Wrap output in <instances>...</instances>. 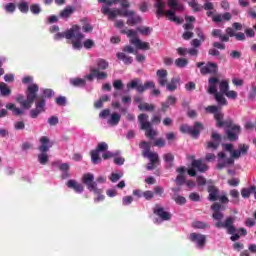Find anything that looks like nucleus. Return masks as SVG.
I'll return each instance as SVG.
<instances>
[{
    "label": "nucleus",
    "instance_id": "obj_39",
    "mask_svg": "<svg viewBox=\"0 0 256 256\" xmlns=\"http://www.w3.org/2000/svg\"><path fill=\"white\" fill-rule=\"evenodd\" d=\"M138 109H139L140 111L153 112V111H155V106H154V104H149V103H147V102H144V103H140V104L138 105Z\"/></svg>",
    "mask_w": 256,
    "mask_h": 256
},
{
    "label": "nucleus",
    "instance_id": "obj_33",
    "mask_svg": "<svg viewBox=\"0 0 256 256\" xmlns=\"http://www.w3.org/2000/svg\"><path fill=\"white\" fill-rule=\"evenodd\" d=\"M251 193H254V197L256 199V187L251 186L250 188H243L241 190V195L244 199H248L251 196Z\"/></svg>",
    "mask_w": 256,
    "mask_h": 256
},
{
    "label": "nucleus",
    "instance_id": "obj_60",
    "mask_svg": "<svg viewBox=\"0 0 256 256\" xmlns=\"http://www.w3.org/2000/svg\"><path fill=\"white\" fill-rule=\"evenodd\" d=\"M224 95H226L228 99H237L238 94L235 90H228Z\"/></svg>",
    "mask_w": 256,
    "mask_h": 256
},
{
    "label": "nucleus",
    "instance_id": "obj_27",
    "mask_svg": "<svg viewBox=\"0 0 256 256\" xmlns=\"http://www.w3.org/2000/svg\"><path fill=\"white\" fill-rule=\"evenodd\" d=\"M176 172L179 173L176 177L177 185H185V166L178 167Z\"/></svg>",
    "mask_w": 256,
    "mask_h": 256
},
{
    "label": "nucleus",
    "instance_id": "obj_19",
    "mask_svg": "<svg viewBox=\"0 0 256 256\" xmlns=\"http://www.w3.org/2000/svg\"><path fill=\"white\" fill-rule=\"evenodd\" d=\"M190 241H192V243H196L199 249H203L205 247V243L207 242V236L203 234L191 233Z\"/></svg>",
    "mask_w": 256,
    "mask_h": 256
},
{
    "label": "nucleus",
    "instance_id": "obj_20",
    "mask_svg": "<svg viewBox=\"0 0 256 256\" xmlns=\"http://www.w3.org/2000/svg\"><path fill=\"white\" fill-rule=\"evenodd\" d=\"M154 215H157L161 219V221H171V213L165 211V208L156 205L153 209Z\"/></svg>",
    "mask_w": 256,
    "mask_h": 256
},
{
    "label": "nucleus",
    "instance_id": "obj_4",
    "mask_svg": "<svg viewBox=\"0 0 256 256\" xmlns=\"http://www.w3.org/2000/svg\"><path fill=\"white\" fill-rule=\"evenodd\" d=\"M82 183L86 185L88 191L94 193V195H98L97 198L94 199L95 203H99L100 201H105V195H103V189L97 187V183L95 182V175L91 173H86L82 176Z\"/></svg>",
    "mask_w": 256,
    "mask_h": 256
},
{
    "label": "nucleus",
    "instance_id": "obj_46",
    "mask_svg": "<svg viewBox=\"0 0 256 256\" xmlns=\"http://www.w3.org/2000/svg\"><path fill=\"white\" fill-rule=\"evenodd\" d=\"M18 9L21 13H29V4H27V2H20Z\"/></svg>",
    "mask_w": 256,
    "mask_h": 256
},
{
    "label": "nucleus",
    "instance_id": "obj_29",
    "mask_svg": "<svg viewBox=\"0 0 256 256\" xmlns=\"http://www.w3.org/2000/svg\"><path fill=\"white\" fill-rule=\"evenodd\" d=\"M116 57L119 61H122L124 65H131V63H133V57L127 55L125 52H118Z\"/></svg>",
    "mask_w": 256,
    "mask_h": 256
},
{
    "label": "nucleus",
    "instance_id": "obj_21",
    "mask_svg": "<svg viewBox=\"0 0 256 256\" xmlns=\"http://www.w3.org/2000/svg\"><path fill=\"white\" fill-rule=\"evenodd\" d=\"M104 3L106 5H102L101 13H103V7H107L109 9L112 5H117V3H120V7L122 9H129V7H131L129 0H106Z\"/></svg>",
    "mask_w": 256,
    "mask_h": 256
},
{
    "label": "nucleus",
    "instance_id": "obj_54",
    "mask_svg": "<svg viewBox=\"0 0 256 256\" xmlns=\"http://www.w3.org/2000/svg\"><path fill=\"white\" fill-rule=\"evenodd\" d=\"M113 87L116 91H121L123 89V81L121 79H117L113 82Z\"/></svg>",
    "mask_w": 256,
    "mask_h": 256
},
{
    "label": "nucleus",
    "instance_id": "obj_47",
    "mask_svg": "<svg viewBox=\"0 0 256 256\" xmlns=\"http://www.w3.org/2000/svg\"><path fill=\"white\" fill-rule=\"evenodd\" d=\"M151 126L153 127V125H160L161 124V115L159 114H154L151 118Z\"/></svg>",
    "mask_w": 256,
    "mask_h": 256
},
{
    "label": "nucleus",
    "instance_id": "obj_34",
    "mask_svg": "<svg viewBox=\"0 0 256 256\" xmlns=\"http://www.w3.org/2000/svg\"><path fill=\"white\" fill-rule=\"evenodd\" d=\"M70 85L72 87H85L87 81L83 78H70Z\"/></svg>",
    "mask_w": 256,
    "mask_h": 256
},
{
    "label": "nucleus",
    "instance_id": "obj_16",
    "mask_svg": "<svg viewBox=\"0 0 256 256\" xmlns=\"http://www.w3.org/2000/svg\"><path fill=\"white\" fill-rule=\"evenodd\" d=\"M109 149V145L106 142L98 143L96 149L90 151L91 161L94 165L101 163V157H99V153H105Z\"/></svg>",
    "mask_w": 256,
    "mask_h": 256
},
{
    "label": "nucleus",
    "instance_id": "obj_2",
    "mask_svg": "<svg viewBox=\"0 0 256 256\" xmlns=\"http://www.w3.org/2000/svg\"><path fill=\"white\" fill-rule=\"evenodd\" d=\"M37 93H39V86L37 84H30L26 90V100L23 95L19 94L16 97V102L19 103L22 109H31L37 99Z\"/></svg>",
    "mask_w": 256,
    "mask_h": 256
},
{
    "label": "nucleus",
    "instance_id": "obj_22",
    "mask_svg": "<svg viewBox=\"0 0 256 256\" xmlns=\"http://www.w3.org/2000/svg\"><path fill=\"white\" fill-rule=\"evenodd\" d=\"M66 186L68 187V189H73L75 193L80 194L83 193V191H85V187L83 186V184L77 182V180H68Z\"/></svg>",
    "mask_w": 256,
    "mask_h": 256
},
{
    "label": "nucleus",
    "instance_id": "obj_12",
    "mask_svg": "<svg viewBox=\"0 0 256 256\" xmlns=\"http://www.w3.org/2000/svg\"><path fill=\"white\" fill-rule=\"evenodd\" d=\"M204 129L205 128L203 127V123L201 122H195L194 126H189L187 124L180 126V132L192 136L193 139L199 138V135H201V131H203Z\"/></svg>",
    "mask_w": 256,
    "mask_h": 256
},
{
    "label": "nucleus",
    "instance_id": "obj_32",
    "mask_svg": "<svg viewBox=\"0 0 256 256\" xmlns=\"http://www.w3.org/2000/svg\"><path fill=\"white\" fill-rule=\"evenodd\" d=\"M143 157H147L150 160V163L156 165L159 163V154H157V152H143Z\"/></svg>",
    "mask_w": 256,
    "mask_h": 256
},
{
    "label": "nucleus",
    "instance_id": "obj_41",
    "mask_svg": "<svg viewBox=\"0 0 256 256\" xmlns=\"http://www.w3.org/2000/svg\"><path fill=\"white\" fill-rule=\"evenodd\" d=\"M97 67L98 71H105L106 69H109V62L105 59H98L97 60Z\"/></svg>",
    "mask_w": 256,
    "mask_h": 256
},
{
    "label": "nucleus",
    "instance_id": "obj_35",
    "mask_svg": "<svg viewBox=\"0 0 256 256\" xmlns=\"http://www.w3.org/2000/svg\"><path fill=\"white\" fill-rule=\"evenodd\" d=\"M0 95L1 97H9L11 95V88L5 82H0Z\"/></svg>",
    "mask_w": 256,
    "mask_h": 256
},
{
    "label": "nucleus",
    "instance_id": "obj_50",
    "mask_svg": "<svg viewBox=\"0 0 256 256\" xmlns=\"http://www.w3.org/2000/svg\"><path fill=\"white\" fill-rule=\"evenodd\" d=\"M30 11L33 13V15H39V13H41V7L39 4H32L30 6Z\"/></svg>",
    "mask_w": 256,
    "mask_h": 256
},
{
    "label": "nucleus",
    "instance_id": "obj_37",
    "mask_svg": "<svg viewBox=\"0 0 256 256\" xmlns=\"http://www.w3.org/2000/svg\"><path fill=\"white\" fill-rule=\"evenodd\" d=\"M119 121H121V115L114 112L111 114L110 119H108V124L112 125V127H115L116 125H119Z\"/></svg>",
    "mask_w": 256,
    "mask_h": 256
},
{
    "label": "nucleus",
    "instance_id": "obj_42",
    "mask_svg": "<svg viewBox=\"0 0 256 256\" xmlns=\"http://www.w3.org/2000/svg\"><path fill=\"white\" fill-rule=\"evenodd\" d=\"M120 33L122 35H127V37H129V39H137V31L133 30V29H122L120 30Z\"/></svg>",
    "mask_w": 256,
    "mask_h": 256
},
{
    "label": "nucleus",
    "instance_id": "obj_58",
    "mask_svg": "<svg viewBox=\"0 0 256 256\" xmlns=\"http://www.w3.org/2000/svg\"><path fill=\"white\" fill-rule=\"evenodd\" d=\"M136 30L141 33V35H149V33H151V28L149 27H138L136 28Z\"/></svg>",
    "mask_w": 256,
    "mask_h": 256
},
{
    "label": "nucleus",
    "instance_id": "obj_9",
    "mask_svg": "<svg viewBox=\"0 0 256 256\" xmlns=\"http://www.w3.org/2000/svg\"><path fill=\"white\" fill-rule=\"evenodd\" d=\"M40 143L41 145L38 149L41 154L38 155V161L40 165H47V163H49V156L47 155V151H49L50 147H53V144L47 136H42L40 138Z\"/></svg>",
    "mask_w": 256,
    "mask_h": 256
},
{
    "label": "nucleus",
    "instance_id": "obj_1",
    "mask_svg": "<svg viewBox=\"0 0 256 256\" xmlns=\"http://www.w3.org/2000/svg\"><path fill=\"white\" fill-rule=\"evenodd\" d=\"M102 13L103 15H107L110 21H113V19H117V17H128L126 23L130 27H134V25H139V23L143 21L141 16L135 15V11L127 10V8H124L123 10L119 8L111 10V8L103 6Z\"/></svg>",
    "mask_w": 256,
    "mask_h": 256
},
{
    "label": "nucleus",
    "instance_id": "obj_14",
    "mask_svg": "<svg viewBox=\"0 0 256 256\" xmlns=\"http://www.w3.org/2000/svg\"><path fill=\"white\" fill-rule=\"evenodd\" d=\"M178 5L179 2H177V0H168V7L171 10H167L164 15L168 17V21H172L173 23H177V25H181V23H183V19L175 15V9H177Z\"/></svg>",
    "mask_w": 256,
    "mask_h": 256
},
{
    "label": "nucleus",
    "instance_id": "obj_53",
    "mask_svg": "<svg viewBox=\"0 0 256 256\" xmlns=\"http://www.w3.org/2000/svg\"><path fill=\"white\" fill-rule=\"evenodd\" d=\"M166 144L167 143L165 142L164 138H158L154 141V147L162 148L165 147Z\"/></svg>",
    "mask_w": 256,
    "mask_h": 256
},
{
    "label": "nucleus",
    "instance_id": "obj_56",
    "mask_svg": "<svg viewBox=\"0 0 256 256\" xmlns=\"http://www.w3.org/2000/svg\"><path fill=\"white\" fill-rule=\"evenodd\" d=\"M190 201L199 202L201 201V196L197 192H192L189 194Z\"/></svg>",
    "mask_w": 256,
    "mask_h": 256
},
{
    "label": "nucleus",
    "instance_id": "obj_45",
    "mask_svg": "<svg viewBox=\"0 0 256 256\" xmlns=\"http://www.w3.org/2000/svg\"><path fill=\"white\" fill-rule=\"evenodd\" d=\"M188 5L193 9L195 13L201 11V6L197 2V0H191L190 2H188Z\"/></svg>",
    "mask_w": 256,
    "mask_h": 256
},
{
    "label": "nucleus",
    "instance_id": "obj_61",
    "mask_svg": "<svg viewBox=\"0 0 256 256\" xmlns=\"http://www.w3.org/2000/svg\"><path fill=\"white\" fill-rule=\"evenodd\" d=\"M186 91H195L197 89V85L195 82H188L185 84Z\"/></svg>",
    "mask_w": 256,
    "mask_h": 256
},
{
    "label": "nucleus",
    "instance_id": "obj_30",
    "mask_svg": "<svg viewBox=\"0 0 256 256\" xmlns=\"http://www.w3.org/2000/svg\"><path fill=\"white\" fill-rule=\"evenodd\" d=\"M6 109H8L9 111H12L13 115H15L16 117H19L20 115H25V111L15 106V104L13 103H8L6 105Z\"/></svg>",
    "mask_w": 256,
    "mask_h": 256
},
{
    "label": "nucleus",
    "instance_id": "obj_49",
    "mask_svg": "<svg viewBox=\"0 0 256 256\" xmlns=\"http://www.w3.org/2000/svg\"><path fill=\"white\" fill-rule=\"evenodd\" d=\"M4 9L6 13H15V9H17V6H15L14 3H8L4 6Z\"/></svg>",
    "mask_w": 256,
    "mask_h": 256
},
{
    "label": "nucleus",
    "instance_id": "obj_7",
    "mask_svg": "<svg viewBox=\"0 0 256 256\" xmlns=\"http://www.w3.org/2000/svg\"><path fill=\"white\" fill-rule=\"evenodd\" d=\"M238 149L239 150H233L230 158H227L222 162H218L217 169L221 170L225 169V167L229 165H235V159H239L241 155H247V153H249V145L239 144Z\"/></svg>",
    "mask_w": 256,
    "mask_h": 256
},
{
    "label": "nucleus",
    "instance_id": "obj_18",
    "mask_svg": "<svg viewBox=\"0 0 256 256\" xmlns=\"http://www.w3.org/2000/svg\"><path fill=\"white\" fill-rule=\"evenodd\" d=\"M211 139L212 141H208L206 143V149H213V151H217V149H219V145H221V141H223V138L221 137V134L212 132Z\"/></svg>",
    "mask_w": 256,
    "mask_h": 256
},
{
    "label": "nucleus",
    "instance_id": "obj_13",
    "mask_svg": "<svg viewBox=\"0 0 256 256\" xmlns=\"http://www.w3.org/2000/svg\"><path fill=\"white\" fill-rule=\"evenodd\" d=\"M196 67L200 69L201 75H217L219 71V66L215 62H198L196 63Z\"/></svg>",
    "mask_w": 256,
    "mask_h": 256
},
{
    "label": "nucleus",
    "instance_id": "obj_62",
    "mask_svg": "<svg viewBox=\"0 0 256 256\" xmlns=\"http://www.w3.org/2000/svg\"><path fill=\"white\" fill-rule=\"evenodd\" d=\"M48 123L49 125H51L52 127H55V125H58L59 124V118L57 116H51L49 119H48Z\"/></svg>",
    "mask_w": 256,
    "mask_h": 256
},
{
    "label": "nucleus",
    "instance_id": "obj_15",
    "mask_svg": "<svg viewBox=\"0 0 256 256\" xmlns=\"http://www.w3.org/2000/svg\"><path fill=\"white\" fill-rule=\"evenodd\" d=\"M225 129L228 141H237V139H239V135H241V127L235 124L233 120L230 122L229 126L225 127Z\"/></svg>",
    "mask_w": 256,
    "mask_h": 256
},
{
    "label": "nucleus",
    "instance_id": "obj_8",
    "mask_svg": "<svg viewBox=\"0 0 256 256\" xmlns=\"http://www.w3.org/2000/svg\"><path fill=\"white\" fill-rule=\"evenodd\" d=\"M65 39H74L72 46L74 49H81L83 45L81 41L85 39V35L81 33V26L73 25L69 30L65 32Z\"/></svg>",
    "mask_w": 256,
    "mask_h": 256
},
{
    "label": "nucleus",
    "instance_id": "obj_6",
    "mask_svg": "<svg viewBox=\"0 0 256 256\" xmlns=\"http://www.w3.org/2000/svg\"><path fill=\"white\" fill-rule=\"evenodd\" d=\"M205 111L206 113H210V115H214V119L216 121V127H218L219 129L223 127L224 128L229 127V125H231V122L233 121V119L223 120L225 119V114H223L221 109H219V107L216 105L207 106L205 108Z\"/></svg>",
    "mask_w": 256,
    "mask_h": 256
},
{
    "label": "nucleus",
    "instance_id": "obj_48",
    "mask_svg": "<svg viewBox=\"0 0 256 256\" xmlns=\"http://www.w3.org/2000/svg\"><path fill=\"white\" fill-rule=\"evenodd\" d=\"M95 77L96 79L101 81L103 79H107L108 75H107V72H103V71H100L99 69H96Z\"/></svg>",
    "mask_w": 256,
    "mask_h": 256
},
{
    "label": "nucleus",
    "instance_id": "obj_55",
    "mask_svg": "<svg viewBox=\"0 0 256 256\" xmlns=\"http://www.w3.org/2000/svg\"><path fill=\"white\" fill-rule=\"evenodd\" d=\"M163 159L165 163H173V161H175V156L171 153H166L164 154Z\"/></svg>",
    "mask_w": 256,
    "mask_h": 256
},
{
    "label": "nucleus",
    "instance_id": "obj_25",
    "mask_svg": "<svg viewBox=\"0 0 256 256\" xmlns=\"http://www.w3.org/2000/svg\"><path fill=\"white\" fill-rule=\"evenodd\" d=\"M156 75L158 77V83L160 87H165L167 85V75L168 72L165 69L157 70Z\"/></svg>",
    "mask_w": 256,
    "mask_h": 256
},
{
    "label": "nucleus",
    "instance_id": "obj_43",
    "mask_svg": "<svg viewBox=\"0 0 256 256\" xmlns=\"http://www.w3.org/2000/svg\"><path fill=\"white\" fill-rule=\"evenodd\" d=\"M175 65L176 67L183 69V67H187V65H189V60L186 58H178L175 60Z\"/></svg>",
    "mask_w": 256,
    "mask_h": 256
},
{
    "label": "nucleus",
    "instance_id": "obj_23",
    "mask_svg": "<svg viewBox=\"0 0 256 256\" xmlns=\"http://www.w3.org/2000/svg\"><path fill=\"white\" fill-rule=\"evenodd\" d=\"M207 191L209 193L208 199L212 202L219 201V188L215 185H209L207 188Z\"/></svg>",
    "mask_w": 256,
    "mask_h": 256
},
{
    "label": "nucleus",
    "instance_id": "obj_31",
    "mask_svg": "<svg viewBox=\"0 0 256 256\" xmlns=\"http://www.w3.org/2000/svg\"><path fill=\"white\" fill-rule=\"evenodd\" d=\"M75 13V8L73 6H67L64 10H62L59 14L61 19H69L72 14Z\"/></svg>",
    "mask_w": 256,
    "mask_h": 256
},
{
    "label": "nucleus",
    "instance_id": "obj_10",
    "mask_svg": "<svg viewBox=\"0 0 256 256\" xmlns=\"http://www.w3.org/2000/svg\"><path fill=\"white\" fill-rule=\"evenodd\" d=\"M208 83H209L208 93L210 95H215V99L218 105H221V106L228 105L227 99L223 97V94L217 92V85L219 84V78L211 77L209 78Z\"/></svg>",
    "mask_w": 256,
    "mask_h": 256
},
{
    "label": "nucleus",
    "instance_id": "obj_40",
    "mask_svg": "<svg viewBox=\"0 0 256 256\" xmlns=\"http://www.w3.org/2000/svg\"><path fill=\"white\" fill-rule=\"evenodd\" d=\"M192 227H193V229H209L211 227V225H209V223L203 222V221H194V222H192Z\"/></svg>",
    "mask_w": 256,
    "mask_h": 256
},
{
    "label": "nucleus",
    "instance_id": "obj_36",
    "mask_svg": "<svg viewBox=\"0 0 256 256\" xmlns=\"http://www.w3.org/2000/svg\"><path fill=\"white\" fill-rule=\"evenodd\" d=\"M179 85V78H172L169 83H166L167 91L173 92L177 91V87Z\"/></svg>",
    "mask_w": 256,
    "mask_h": 256
},
{
    "label": "nucleus",
    "instance_id": "obj_59",
    "mask_svg": "<svg viewBox=\"0 0 256 256\" xmlns=\"http://www.w3.org/2000/svg\"><path fill=\"white\" fill-rule=\"evenodd\" d=\"M143 197H144L147 201H151V199H153V197H155V194L153 193V191L147 190V191L143 192Z\"/></svg>",
    "mask_w": 256,
    "mask_h": 256
},
{
    "label": "nucleus",
    "instance_id": "obj_57",
    "mask_svg": "<svg viewBox=\"0 0 256 256\" xmlns=\"http://www.w3.org/2000/svg\"><path fill=\"white\" fill-rule=\"evenodd\" d=\"M14 129L16 131H23L25 129V122L23 121H18L14 123Z\"/></svg>",
    "mask_w": 256,
    "mask_h": 256
},
{
    "label": "nucleus",
    "instance_id": "obj_63",
    "mask_svg": "<svg viewBox=\"0 0 256 256\" xmlns=\"http://www.w3.org/2000/svg\"><path fill=\"white\" fill-rule=\"evenodd\" d=\"M84 47L85 49H93V47H95V42L91 39H87L84 41Z\"/></svg>",
    "mask_w": 256,
    "mask_h": 256
},
{
    "label": "nucleus",
    "instance_id": "obj_52",
    "mask_svg": "<svg viewBox=\"0 0 256 256\" xmlns=\"http://www.w3.org/2000/svg\"><path fill=\"white\" fill-rule=\"evenodd\" d=\"M56 104L60 107H65V105H67V98L65 96H59L56 98Z\"/></svg>",
    "mask_w": 256,
    "mask_h": 256
},
{
    "label": "nucleus",
    "instance_id": "obj_26",
    "mask_svg": "<svg viewBox=\"0 0 256 256\" xmlns=\"http://www.w3.org/2000/svg\"><path fill=\"white\" fill-rule=\"evenodd\" d=\"M191 165L194 169H198L200 173H205V171H208L209 169V166L203 163V160L201 159L192 161Z\"/></svg>",
    "mask_w": 256,
    "mask_h": 256
},
{
    "label": "nucleus",
    "instance_id": "obj_17",
    "mask_svg": "<svg viewBox=\"0 0 256 256\" xmlns=\"http://www.w3.org/2000/svg\"><path fill=\"white\" fill-rule=\"evenodd\" d=\"M45 105H46L45 98L36 96V101H35L36 108L30 110L31 119H37V117H39L41 113H45Z\"/></svg>",
    "mask_w": 256,
    "mask_h": 256
},
{
    "label": "nucleus",
    "instance_id": "obj_5",
    "mask_svg": "<svg viewBox=\"0 0 256 256\" xmlns=\"http://www.w3.org/2000/svg\"><path fill=\"white\" fill-rule=\"evenodd\" d=\"M138 123L140 131H145V136L147 139L153 141L157 137V130L153 129L151 122H149V115L146 113H141L138 115Z\"/></svg>",
    "mask_w": 256,
    "mask_h": 256
},
{
    "label": "nucleus",
    "instance_id": "obj_44",
    "mask_svg": "<svg viewBox=\"0 0 256 256\" xmlns=\"http://www.w3.org/2000/svg\"><path fill=\"white\" fill-rule=\"evenodd\" d=\"M172 199L177 205H185V203H187V199L183 196L174 195L172 196Z\"/></svg>",
    "mask_w": 256,
    "mask_h": 256
},
{
    "label": "nucleus",
    "instance_id": "obj_3",
    "mask_svg": "<svg viewBox=\"0 0 256 256\" xmlns=\"http://www.w3.org/2000/svg\"><path fill=\"white\" fill-rule=\"evenodd\" d=\"M225 215L223 212H213L212 218L217 221L215 223V227L217 229H227L228 235H233V233H237V228L233 225L235 223V218L234 217H227L224 222L223 218Z\"/></svg>",
    "mask_w": 256,
    "mask_h": 256
},
{
    "label": "nucleus",
    "instance_id": "obj_24",
    "mask_svg": "<svg viewBox=\"0 0 256 256\" xmlns=\"http://www.w3.org/2000/svg\"><path fill=\"white\" fill-rule=\"evenodd\" d=\"M130 43L131 45H135L137 49H140L142 51H149V49H151L149 42H143L139 38L130 39Z\"/></svg>",
    "mask_w": 256,
    "mask_h": 256
},
{
    "label": "nucleus",
    "instance_id": "obj_11",
    "mask_svg": "<svg viewBox=\"0 0 256 256\" xmlns=\"http://www.w3.org/2000/svg\"><path fill=\"white\" fill-rule=\"evenodd\" d=\"M126 87L128 91H131V89H136L138 93H145V91H147V89L149 88L155 89V82L148 81L143 84V82H141V79L136 78L128 82Z\"/></svg>",
    "mask_w": 256,
    "mask_h": 256
},
{
    "label": "nucleus",
    "instance_id": "obj_28",
    "mask_svg": "<svg viewBox=\"0 0 256 256\" xmlns=\"http://www.w3.org/2000/svg\"><path fill=\"white\" fill-rule=\"evenodd\" d=\"M212 37H216L220 39L222 43L229 42V36L223 34V31L221 29H213L212 30Z\"/></svg>",
    "mask_w": 256,
    "mask_h": 256
},
{
    "label": "nucleus",
    "instance_id": "obj_51",
    "mask_svg": "<svg viewBox=\"0 0 256 256\" xmlns=\"http://www.w3.org/2000/svg\"><path fill=\"white\" fill-rule=\"evenodd\" d=\"M53 95H55V92L51 89H45L43 91V96H40V97H43L44 99H51V97H53Z\"/></svg>",
    "mask_w": 256,
    "mask_h": 256
},
{
    "label": "nucleus",
    "instance_id": "obj_64",
    "mask_svg": "<svg viewBox=\"0 0 256 256\" xmlns=\"http://www.w3.org/2000/svg\"><path fill=\"white\" fill-rule=\"evenodd\" d=\"M123 53H131V54H135V48H133V46L130 45H126L122 48Z\"/></svg>",
    "mask_w": 256,
    "mask_h": 256
},
{
    "label": "nucleus",
    "instance_id": "obj_38",
    "mask_svg": "<svg viewBox=\"0 0 256 256\" xmlns=\"http://www.w3.org/2000/svg\"><path fill=\"white\" fill-rule=\"evenodd\" d=\"M219 89H220V94L225 95L227 91L229 90V80H222L220 81L218 79V84Z\"/></svg>",
    "mask_w": 256,
    "mask_h": 256
}]
</instances>
